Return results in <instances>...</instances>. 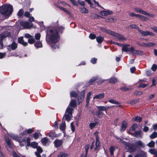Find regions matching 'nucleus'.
Segmentation results:
<instances>
[{
  "label": "nucleus",
  "instance_id": "f257e3e1",
  "mask_svg": "<svg viewBox=\"0 0 157 157\" xmlns=\"http://www.w3.org/2000/svg\"><path fill=\"white\" fill-rule=\"evenodd\" d=\"M61 30H63L64 28L62 27H58L57 29L54 28L48 31L47 33V36L49 37V42L51 43H56L59 40V36L58 31Z\"/></svg>",
  "mask_w": 157,
  "mask_h": 157
},
{
  "label": "nucleus",
  "instance_id": "f03ea898",
  "mask_svg": "<svg viewBox=\"0 0 157 157\" xmlns=\"http://www.w3.org/2000/svg\"><path fill=\"white\" fill-rule=\"evenodd\" d=\"M13 11V7L11 5H5L0 7V12L5 16L8 17Z\"/></svg>",
  "mask_w": 157,
  "mask_h": 157
},
{
  "label": "nucleus",
  "instance_id": "7ed1b4c3",
  "mask_svg": "<svg viewBox=\"0 0 157 157\" xmlns=\"http://www.w3.org/2000/svg\"><path fill=\"white\" fill-rule=\"evenodd\" d=\"M74 109L70 106H68L67 109L64 116L65 118V120L68 121H69L72 117V113L73 112Z\"/></svg>",
  "mask_w": 157,
  "mask_h": 157
},
{
  "label": "nucleus",
  "instance_id": "20e7f679",
  "mask_svg": "<svg viewBox=\"0 0 157 157\" xmlns=\"http://www.w3.org/2000/svg\"><path fill=\"white\" fill-rule=\"evenodd\" d=\"M111 33V36L115 37L118 41H123L126 40V38L122 35L113 32Z\"/></svg>",
  "mask_w": 157,
  "mask_h": 157
},
{
  "label": "nucleus",
  "instance_id": "39448f33",
  "mask_svg": "<svg viewBox=\"0 0 157 157\" xmlns=\"http://www.w3.org/2000/svg\"><path fill=\"white\" fill-rule=\"evenodd\" d=\"M20 25L24 28L29 29L33 26V24L28 22H25L23 21L20 22Z\"/></svg>",
  "mask_w": 157,
  "mask_h": 157
},
{
  "label": "nucleus",
  "instance_id": "423d86ee",
  "mask_svg": "<svg viewBox=\"0 0 157 157\" xmlns=\"http://www.w3.org/2000/svg\"><path fill=\"white\" fill-rule=\"evenodd\" d=\"M138 32L143 36H146L148 35L154 36L155 34L148 31H144L140 29H138Z\"/></svg>",
  "mask_w": 157,
  "mask_h": 157
},
{
  "label": "nucleus",
  "instance_id": "0eeeda50",
  "mask_svg": "<svg viewBox=\"0 0 157 157\" xmlns=\"http://www.w3.org/2000/svg\"><path fill=\"white\" fill-rule=\"evenodd\" d=\"M143 132L141 131H135L133 134V136L137 138H142Z\"/></svg>",
  "mask_w": 157,
  "mask_h": 157
},
{
  "label": "nucleus",
  "instance_id": "6e6552de",
  "mask_svg": "<svg viewBox=\"0 0 157 157\" xmlns=\"http://www.w3.org/2000/svg\"><path fill=\"white\" fill-rule=\"evenodd\" d=\"M100 14L103 16H105L108 15L112 14L113 12L110 10L106 11H102L100 12Z\"/></svg>",
  "mask_w": 157,
  "mask_h": 157
},
{
  "label": "nucleus",
  "instance_id": "1a4fd4ad",
  "mask_svg": "<svg viewBox=\"0 0 157 157\" xmlns=\"http://www.w3.org/2000/svg\"><path fill=\"white\" fill-rule=\"evenodd\" d=\"M127 146L128 147V149L130 152H134L137 150L136 147L133 144L128 143V145H127Z\"/></svg>",
  "mask_w": 157,
  "mask_h": 157
},
{
  "label": "nucleus",
  "instance_id": "9d476101",
  "mask_svg": "<svg viewBox=\"0 0 157 157\" xmlns=\"http://www.w3.org/2000/svg\"><path fill=\"white\" fill-rule=\"evenodd\" d=\"M10 33L8 32H5L0 35V39L3 40L4 38L10 35Z\"/></svg>",
  "mask_w": 157,
  "mask_h": 157
},
{
  "label": "nucleus",
  "instance_id": "9b49d317",
  "mask_svg": "<svg viewBox=\"0 0 157 157\" xmlns=\"http://www.w3.org/2000/svg\"><path fill=\"white\" fill-rule=\"evenodd\" d=\"M54 143L55 147H59L62 144V140L57 139L54 141Z\"/></svg>",
  "mask_w": 157,
  "mask_h": 157
},
{
  "label": "nucleus",
  "instance_id": "f8f14e48",
  "mask_svg": "<svg viewBox=\"0 0 157 157\" xmlns=\"http://www.w3.org/2000/svg\"><path fill=\"white\" fill-rule=\"evenodd\" d=\"M134 10L137 13H139L144 15H149V13H147L140 8H136L134 9Z\"/></svg>",
  "mask_w": 157,
  "mask_h": 157
},
{
  "label": "nucleus",
  "instance_id": "ddd939ff",
  "mask_svg": "<svg viewBox=\"0 0 157 157\" xmlns=\"http://www.w3.org/2000/svg\"><path fill=\"white\" fill-rule=\"evenodd\" d=\"M85 90H82L81 93V95L80 96H78V101L79 102V103L82 102L84 99L85 97Z\"/></svg>",
  "mask_w": 157,
  "mask_h": 157
},
{
  "label": "nucleus",
  "instance_id": "4468645a",
  "mask_svg": "<svg viewBox=\"0 0 157 157\" xmlns=\"http://www.w3.org/2000/svg\"><path fill=\"white\" fill-rule=\"evenodd\" d=\"M18 42L25 46H26L28 45L27 42L24 41L23 37L22 36L18 38Z\"/></svg>",
  "mask_w": 157,
  "mask_h": 157
},
{
  "label": "nucleus",
  "instance_id": "2eb2a0df",
  "mask_svg": "<svg viewBox=\"0 0 157 157\" xmlns=\"http://www.w3.org/2000/svg\"><path fill=\"white\" fill-rule=\"evenodd\" d=\"M97 107L99 111H106L109 108V106H97Z\"/></svg>",
  "mask_w": 157,
  "mask_h": 157
},
{
  "label": "nucleus",
  "instance_id": "dca6fc26",
  "mask_svg": "<svg viewBox=\"0 0 157 157\" xmlns=\"http://www.w3.org/2000/svg\"><path fill=\"white\" fill-rule=\"evenodd\" d=\"M127 123L125 121H123L121 124V126L120 130L121 132H122L124 131L127 127Z\"/></svg>",
  "mask_w": 157,
  "mask_h": 157
},
{
  "label": "nucleus",
  "instance_id": "f3484780",
  "mask_svg": "<svg viewBox=\"0 0 157 157\" xmlns=\"http://www.w3.org/2000/svg\"><path fill=\"white\" fill-rule=\"evenodd\" d=\"M17 43L14 42H13L11 44L9 45L8 47L11 48L12 50H14L17 48Z\"/></svg>",
  "mask_w": 157,
  "mask_h": 157
},
{
  "label": "nucleus",
  "instance_id": "a211bd4d",
  "mask_svg": "<svg viewBox=\"0 0 157 157\" xmlns=\"http://www.w3.org/2000/svg\"><path fill=\"white\" fill-rule=\"evenodd\" d=\"M104 94L101 93L95 96L93 98V99H101L104 98Z\"/></svg>",
  "mask_w": 157,
  "mask_h": 157
},
{
  "label": "nucleus",
  "instance_id": "6ab92c4d",
  "mask_svg": "<svg viewBox=\"0 0 157 157\" xmlns=\"http://www.w3.org/2000/svg\"><path fill=\"white\" fill-rule=\"evenodd\" d=\"M130 46V45L128 44H123L122 46V52H127L129 50L128 47Z\"/></svg>",
  "mask_w": 157,
  "mask_h": 157
},
{
  "label": "nucleus",
  "instance_id": "aec40b11",
  "mask_svg": "<svg viewBox=\"0 0 157 157\" xmlns=\"http://www.w3.org/2000/svg\"><path fill=\"white\" fill-rule=\"evenodd\" d=\"M49 140L47 137L43 138L41 140V142L44 145H45L48 144Z\"/></svg>",
  "mask_w": 157,
  "mask_h": 157
},
{
  "label": "nucleus",
  "instance_id": "412c9836",
  "mask_svg": "<svg viewBox=\"0 0 157 157\" xmlns=\"http://www.w3.org/2000/svg\"><path fill=\"white\" fill-rule=\"evenodd\" d=\"M99 77L98 76H96L94 77H93L90 80L89 82V85H91L93 84L94 82L97 80L98 79Z\"/></svg>",
  "mask_w": 157,
  "mask_h": 157
},
{
  "label": "nucleus",
  "instance_id": "4be33fe9",
  "mask_svg": "<svg viewBox=\"0 0 157 157\" xmlns=\"http://www.w3.org/2000/svg\"><path fill=\"white\" fill-rule=\"evenodd\" d=\"M47 136L50 137H54L57 136V135L55 134L54 131H52L47 134Z\"/></svg>",
  "mask_w": 157,
  "mask_h": 157
},
{
  "label": "nucleus",
  "instance_id": "5701e85b",
  "mask_svg": "<svg viewBox=\"0 0 157 157\" xmlns=\"http://www.w3.org/2000/svg\"><path fill=\"white\" fill-rule=\"evenodd\" d=\"M149 151L151 154L154 155V156L157 157V150L154 149H151L149 150Z\"/></svg>",
  "mask_w": 157,
  "mask_h": 157
},
{
  "label": "nucleus",
  "instance_id": "b1692460",
  "mask_svg": "<svg viewBox=\"0 0 157 157\" xmlns=\"http://www.w3.org/2000/svg\"><path fill=\"white\" fill-rule=\"evenodd\" d=\"M34 46L36 48H41L42 47V44L40 41H37L34 44Z\"/></svg>",
  "mask_w": 157,
  "mask_h": 157
},
{
  "label": "nucleus",
  "instance_id": "393cba45",
  "mask_svg": "<svg viewBox=\"0 0 157 157\" xmlns=\"http://www.w3.org/2000/svg\"><path fill=\"white\" fill-rule=\"evenodd\" d=\"M118 82L117 78L115 77L110 78L109 79V82L112 84H114L117 82Z\"/></svg>",
  "mask_w": 157,
  "mask_h": 157
},
{
  "label": "nucleus",
  "instance_id": "a878e982",
  "mask_svg": "<svg viewBox=\"0 0 157 157\" xmlns=\"http://www.w3.org/2000/svg\"><path fill=\"white\" fill-rule=\"evenodd\" d=\"M116 20L115 19L112 18H108L105 19V21L107 22L108 23H112L113 22H115L116 21Z\"/></svg>",
  "mask_w": 157,
  "mask_h": 157
},
{
  "label": "nucleus",
  "instance_id": "bb28decb",
  "mask_svg": "<svg viewBox=\"0 0 157 157\" xmlns=\"http://www.w3.org/2000/svg\"><path fill=\"white\" fill-rule=\"evenodd\" d=\"M68 155L65 152H60L57 155V157H67Z\"/></svg>",
  "mask_w": 157,
  "mask_h": 157
},
{
  "label": "nucleus",
  "instance_id": "cd10ccee",
  "mask_svg": "<svg viewBox=\"0 0 157 157\" xmlns=\"http://www.w3.org/2000/svg\"><path fill=\"white\" fill-rule=\"evenodd\" d=\"M76 105V101L75 100H72L71 101L69 105L71 107H74Z\"/></svg>",
  "mask_w": 157,
  "mask_h": 157
},
{
  "label": "nucleus",
  "instance_id": "c85d7f7f",
  "mask_svg": "<svg viewBox=\"0 0 157 157\" xmlns=\"http://www.w3.org/2000/svg\"><path fill=\"white\" fill-rule=\"evenodd\" d=\"M100 29L102 30L103 31L105 32L110 35H111L112 33L113 32V31H111L110 30H107L105 28L101 27L100 28Z\"/></svg>",
  "mask_w": 157,
  "mask_h": 157
},
{
  "label": "nucleus",
  "instance_id": "c756f323",
  "mask_svg": "<svg viewBox=\"0 0 157 157\" xmlns=\"http://www.w3.org/2000/svg\"><path fill=\"white\" fill-rule=\"evenodd\" d=\"M91 94V93L90 92H89L87 95L86 97V105H87L89 103V102L90 99V96Z\"/></svg>",
  "mask_w": 157,
  "mask_h": 157
},
{
  "label": "nucleus",
  "instance_id": "7c9ffc66",
  "mask_svg": "<svg viewBox=\"0 0 157 157\" xmlns=\"http://www.w3.org/2000/svg\"><path fill=\"white\" fill-rule=\"evenodd\" d=\"M142 118L139 116H137L135 117L132 118V120L134 121H136L139 122L142 121Z\"/></svg>",
  "mask_w": 157,
  "mask_h": 157
},
{
  "label": "nucleus",
  "instance_id": "2f4dec72",
  "mask_svg": "<svg viewBox=\"0 0 157 157\" xmlns=\"http://www.w3.org/2000/svg\"><path fill=\"white\" fill-rule=\"evenodd\" d=\"M136 144L137 147H143V143L140 140L136 141Z\"/></svg>",
  "mask_w": 157,
  "mask_h": 157
},
{
  "label": "nucleus",
  "instance_id": "473e14b6",
  "mask_svg": "<svg viewBox=\"0 0 157 157\" xmlns=\"http://www.w3.org/2000/svg\"><path fill=\"white\" fill-rule=\"evenodd\" d=\"M128 51H129L130 54L132 55H135L136 50L134 49L133 47H131Z\"/></svg>",
  "mask_w": 157,
  "mask_h": 157
},
{
  "label": "nucleus",
  "instance_id": "72a5a7b5",
  "mask_svg": "<svg viewBox=\"0 0 157 157\" xmlns=\"http://www.w3.org/2000/svg\"><path fill=\"white\" fill-rule=\"evenodd\" d=\"M100 143L99 141H96L95 143L96 147L94 148V150L96 151L99 149L100 146Z\"/></svg>",
  "mask_w": 157,
  "mask_h": 157
},
{
  "label": "nucleus",
  "instance_id": "f704fd0d",
  "mask_svg": "<svg viewBox=\"0 0 157 157\" xmlns=\"http://www.w3.org/2000/svg\"><path fill=\"white\" fill-rule=\"evenodd\" d=\"M89 148V145H87L85 146V155H82V157H86V155L87 154L88 150Z\"/></svg>",
  "mask_w": 157,
  "mask_h": 157
},
{
  "label": "nucleus",
  "instance_id": "c9c22d12",
  "mask_svg": "<svg viewBox=\"0 0 157 157\" xmlns=\"http://www.w3.org/2000/svg\"><path fill=\"white\" fill-rule=\"evenodd\" d=\"M104 38L101 36H98L96 37V40L99 43H101L103 40Z\"/></svg>",
  "mask_w": 157,
  "mask_h": 157
},
{
  "label": "nucleus",
  "instance_id": "e433bc0d",
  "mask_svg": "<svg viewBox=\"0 0 157 157\" xmlns=\"http://www.w3.org/2000/svg\"><path fill=\"white\" fill-rule=\"evenodd\" d=\"M6 142L7 144L9 146L11 147H13V144L11 143V141L10 139L8 138H6Z\"/></svg>",
  "mask_w": 157,
  "mask_h": 157
},
{
  "label": "nucleus",
  "instance_id": "4c0bfd02",
  "mask_svg": "<svg viewBox=\"0 0 157 157\" xmlns=\"http://www.w3.org/2000/svg\"><path fill=\"white\" fill-rule=\"evenodd\" d=\"M108 101L109 102L113 104H115L116 105H119L120 104V103H119L118 101H116L113 99L109 100Z\"/></svg>",
  "mask_w": 157,
  "mask_h": 157
},
{
  "label": "nucleus",
  "instance_id": "58836bf2",
  "mask_svg": "<svg viewBox=\"0 0 157 157\" xmlns=\"http://www.w3.org/2000/svg\"><path fill=\"white\" fill-rule=\"evenodd\" d=\"M35 39L33 37L29 38L28 40L29 43L31 44H33L35 42Z\"/></svg>",
  "mask_w": 157,
  "mask_h": 157
},
{
  "label": "nucleus",
  "instance_id": "ea45409f",
  "mask_svg": "<svg viewBox=\"0 0 157 157\" xmlns=\"http://www.w3.org/2000/svg\"><path fill=\"white\" fill-rule=\"evenodd\" d=\"M157 137V133L154 132L150 136V137L151 139H153Z\"/></svg>",
  "mask_w": 157,
  "mask_h": 157
},
{
  "label": "nucleus",
  "instance_id": "a19ab883",
  "mask_svg": "<svg viewBox=\"0 0 157 157\" xmlns=\"http://www.w3.org/2000/svg\"><path fill=\"white\" fill-rule=\"evenodd\" d=\"M96 114L98 117H101L103 116V113L101 111L99 110L96 112Z\"/></svg>",
  "mask_w": 157,
  "mask_h": 157
},
{
  "label": "nucleus",
  "instance_id": "79ce46f5",
  "mask_svg": "<svg viewBox=\"0 0 157 157\" xmlns=\"http://www.w3.org/2000/svg\"><path fill=\"white\" fill-rule=\"evenodd\" d=\"M155 144V143L153 141H151L148 143L147 145L150 147H154Z\"/></svg>",
  "mask_w": 157,
  "mask_h": 157
},
{
  "label": "nucleus",
  "instance_id": "37998d69",
  "mask_svg": "<svg viewBox=\"0 0 157 157\" xmlns=\"http://www.w3.org/2000/svg\"><path fill=\"white\" fill-rule=\"evenodd\" d=\"M81 12L84 13H87L88 12V10L85 7H82L81 9Z\"/></svg>",
  "mask_w": 157,
  "mask_h": 157
},
{
  "label": "nucleus",
  "instance_id": "c03bdc74",
  "mask_svg": "<svg viewBox=\"0 0 157 157\" xmlns=\"http://www.w3.org/2000/svg\"><path fill=\"white\" fill-rule=\"evenodd\" d=\"M33 130L31 129H29L28 130H25L24 132H23L22 135H25L27 133H30L33 132Z\"/></svg>",
  "mask_w": 157,
  "mask_h": 157
},
{
  "label": "nucleus",
  "instance_id": "a18cd8bd",
  "mask_svg": "<svg viewBox=\"0 0 157 157\" xmlns=\"http://www.w3.org/2000/svg\"><path fill=\"white\" fill-rule=\"evenodd\" d=\"M66 127L65 123H62L60 125L59 128L62 131H63L65 130Z\"/></svg>",
  "mask_w": 157,
  "mask_h": 157
},
{
  "label": "nucleus",
  "instance_id": "49530a36",
  "mask_svg": "<svg viewBox=\"0 0 157 157\" xmlns=\"http://www.w3.org/2000/svg\"><path fill=\"white\" fill-rule=\"evenodd\" d=\"M148 85V84H145L144 83H143L141 82H140V84L138 86V87L139 88H144L146 87V86Z\"/></svg>",
  "mask_w": 157,
  "mask_h": 157
},
{
  "label": "nucleus",
  "instance_id": "de8ad7c7",
  "mask_svg": "<svg viewBox=\"0 0 157 157\" xmlns=\"http://www.w3.org/2000/svg\"><path fill=\"white\" fill-rule=\"evenodd\" d=\"M136 54L138 56L142 55L144 54V52L141 51L136 50L135 52V55Z\"/></svg>",
  "mask_w": 157,
  "mask_h": 157
},
{
  "label": "nucleus",
  "instance_id": "09e8293b",
  "mask_svg": "<svg viewBox=\"0 0 157 157\" xmlns=\"http://www.w3.org/2000/svg\"><path fill=\"white\" fill-rule=\"evenodd\" d=\"M137 125L136 124H134L130 128V130L132 131H134L137 128Z\"/></svg>",
  "mask_w": 157,
  "mask_h": 157
},
{
  "label": "nucleus",
  "instance_id": "8fccbe9b",
  "mask_svg": "<svg viewBox=\"0 0 157 157\" xmlns=\"http://www.w3.org/2000/svg\"><path fill=\"white\" fill-rule=\"evenodd\" d=\"M114 150L115 149L113 147L111 146L110 147L109 151L111 155H113V152Z\"/></svg>",
  "mask_w": 157,
  "mask_h": 157
},
{
  "label": "nucleus",
  "instance_id": "3c124183",
  "mask_svg": "<svg viewBox=\"0 0 157 157\" xmlns=\"http://www.w3.org/2000/svg\"><path fill=\"white\" fill-rule=\"evenodd\" d=\"M143 94L142 91H136L134 92V94L136 96L140 95Z\"/></svg>",
  "mask_w": 157,
  "mask_h": 157
},
{
  "label": "nucleus",
  "instance_id": "603ef678",
  "mask_svg": "<svg viewBox=\"0 0 157 157\" xmlns=\"http://www.w3.org/2000/svg\"><path fill=\"white\" fill-rule=\"evenodd\" d=\"M130 27L132 29H137L138 31V29H140L139 27L135 24H132L129 25Z\"/></svg>",
  "mask_w": 157,
  "mask_h": 157
},
{
  "label": "nucleus",
  "instance_id": "864d4df0",
  "mask_svg": "<svg viewBox=\"0 0 157 157\" xmlns=\"http://www.w3.org/2000/svg\"><path fill=\"white\" fill-rule=\"evenodd\" d=\"M22 141L23 142H24L25 143H27L28 144L30 142V139L28 138H25L23 139Z\"/></svg>",
  "mask_w": 157,
  "mask_h": 157
},
{
  "label": "nucleus",
  "instance_id": "5fc2aeb1",
  "mask_svg": "<svg viewBox=\"0 0 157 157\" xmlns=\"http://www.w3.org/2000/svg\"><path fill=\"white\" fill-rule=\"evenodd\" d=\"M97 124L95 123H91L89 124V126L91 129H92Z\"/></svg>",
  "mask_w": 157,
  "mask_h": 157
},
{
  "label": "nucleus",
  "instance_id": "6e6d98bb",
  "mask_svg": "<svg viewBox=\"0 0 157 157\" xmlns=\"http://www.w3.org/2000/svg\"><path fill=\"white\" fill-rule=\"evenodd\" d=\"M157 69V65L156 64H153L151 67V69L153 71H155Z\"/></svg>",
  "mask_w": 157,
  "mask_h": 157
},
{
  "label": "nucleus",
  "instance_id": "4d7b16f0",
  "mask_svg": "<svg viewBox=\"0 0 157 157\" xmlns=\"http://www.w3.org/2000/svg\"><path fill=\"white\" fill-rule=\"evenodd\" d=\"M40 37V34L39 33H37L35 34V37L36 40H39Z\"/></svg>",
  "mask_w": 157,
  "mask_h": 157
},
{
  "label": "nucleus",
  "instance_id": "13d9d810",
  "mask_svg": "<svg viewBox=\"0 0 157 157\" xmlns=\"http://www.w3.org/2000/svg\"><path fill=\"white\" fill-rule=\"evenodd\" d=\"M37 144L35 142H33L32 143L31 146L33 148H36L37 147Z\"/></svg>",
  "mask_w": 157,
  "mask_h": 157
},
{
  "label": "nucleus",
  "instance_id": "bf43d9fd",
  "mask_svg": "<svg viewBox=\"0 0 157 157\" xmlns=\"http://www.w3.org/2000/svg\"><path fill=\"white\" fill-rule=\"evenodd\" d=\"M70 95L71 97H76L77 96V95L75 92L72 91L70 92Z\"/></svg>",
  "mask_w": 157,
  "mask_h": 157
},
{
  "label": "nucleus",
  "instance_id": "052dcab7",
  "mask_svg": "<svg viewBox=\"0 0 157 157\" xmlns=\"http://www.w3.org/2000/svg\"><path fill=\"white\" fill-rule=\"evenodd\" d=\"M156 45L155 43L149 42L148 43V47H151Z\"/></svg>",
  "mask_w": 157,
  "mask_h": 157
},
{
  "label": "nucleus",
  "instance_id": "680f3d73",
  "mask_svg": "<svg viewBox=\"0 0 157 157\" xmlns=\"http://www.w3.org/2000/svg\"><path fill=\"white\" fill-rule=\"evenodd\" d=\"M71 130L72 132H73L75 131V128L73 122H72L71 123Z\"/></svg>",
  "mask_w": 157,
  "mask_h": 157
},
{
  "label": "nucleus",
  "instance_id": "e2e57ef3",
  "mask_svg": "<svg viewBox=\"0 0 157 157\" xmlns=\"http://www.w3.org/2000/svg\"><path fill=\"white\" fill-rule=\"evenodd\" d=\"M23 10L22 9L20 10L17 13L18 16L19 17H21L23 15Z\"/></svg>",
  "mask_w": 157,
  "mask_h": 157
},
{
  "label": "nucleus",
  "instance_id": "0e129e2a",
  "mask_svg": "<svg viewBox=\"0 0 157 157\" xmlns=\"http://www.w3.org/2000/svg\"><path fill=\"white\" fill-rule=\"evenodd\" d=\"M89 37L90 39L93 40L96 38V36L95 34H90L89 35Z\"/></svg>",
  "mask_w": 157,
  "mask_h": 157
},
{
  "label": "nucleus",
  "instance_id": "69168bd1",
  "mask_svg": "<svg viewBox=\"0 0 157 157\" xmlns=\"http://www.w3.org/2000/svg\"><path fill=\"white\" fill-rule=\"evenodd\" d=\"M106 80L102 79L101 78H100L98 80L97 82L98 84H101Z\"/></svg>",
  "mask_w": 157,
  "mask_h": 157
},
{
  "label": "nucleus",
  "instance_id": "338daca9",
  "mask_svg": "<svg viewBox=\"0 0 157 157\" xmlns=\"http://www.w3.org/2000/svg\"><path fill=\"white\" fill-rule=\"evenodd\" d=\"M140 19L143 21H147L148 20V18L147 17H144L143 15L142 16Z\"/></svg>",
  "mask_w": 157,
  "mask_h": 157
},
{
  "label": "nucleus",
  "instance_id": "774afa93",
  "mask_svg": "<svg viewBox=\"0 0 157 157\" xmlns=\"http://www.w3.org/2000/svg\"><path fill=\"white\" fill-rule=\"evenodd\" d=\"M97 59L95 58H92L91 60V62L93 64H94L96 63L97 62Z\"/></svg>",
  "mask_w": 157,
  "mask_h": 157
}]
</instances>
